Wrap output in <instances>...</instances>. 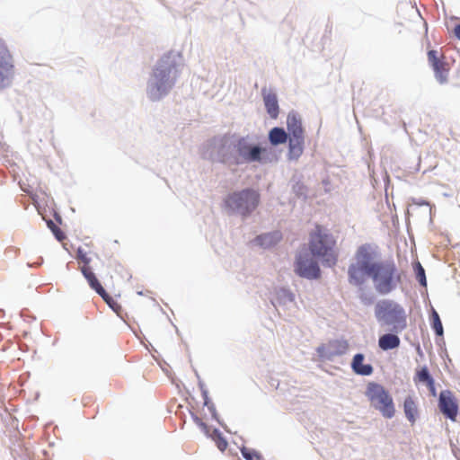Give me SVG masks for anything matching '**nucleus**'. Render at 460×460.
Instances as JSON below:
<instances>
[{
	"label": "nucleus",
	"mask_w": 460,
	"mask_h": 460,
	"mask_svg": "<svg viewBox=\"0 0 460 460\" xmlns=\"http://www.w3.org/2000/svg\"><path fill=\"white\" fill-rule=\"evenodd\" d=\"M349 282L361 287L369 279L376 291L381 295L391 293L402 281L399 270L393 261L378 260V252L371 244L359 246L355 261L348 269Z\"/></svg>",
	"instance_id": "f257e3e1"
},
{
	"label": "nucleus",
	"mask_w": 460,
	"mask_h": 460,
	"mask_svg": "<svg viewBox=\"0 0 460 460\" xmlns=\"http://www.w3.org/2000/svg\"><path fill=\"white\" fill-rule=\"evenodd\" d=\"M334 237L321 225H315L309 234V250L314 256L322 258L329 266L337 261Z\"/></svg>",
	"instance_id": "f03ea898"
},
{
	"label": "nucleus",
	"mask_w": 460,
	"mask_h": 460,
	"mask_svg": "<svg viewBox=\"0 0 460 460\" xmlns=\"http://www.w3.org/2000/svg\"><path fill=\"white\" fill-rule=\"evenodd\" d=\"M375 314L378 321L392 326L394 332H401L407 326V315L403 307L393 300L379 301L376 305Z\"/></svg>",
	"instance_id": "7ed1b4c3"
},
{
	"label": "nucleus",
	"mask_w": 460,
	"mask_h": 460,
	"mask_svg": "<svg viewBox=\"0 0 460 460\" xmlns=\"http://www.w3.org/2000/svg\"><path fill=\"white\" fill-rule=\"evenodd\" d=\"M365 394L371 406L377 410L383 417L392 419L395 415L393 397L382 385L369 382L367 385Z\"/></svg>",
	"instance_id": "20e7f679"
},
{
	"label": "nucleus",
	"mask_w": 460,
	"mask_h": 460,
	"mask_svg": "<svg viewBox=\"0 0 460 460\" xmlns=\"http://www.w3.org/2000/svg\"><path fill=\"white\" fill-rule=\"evenodd\" d=\"M260 195L257 191L246 189L234 192L225 200L226 208L243 216L250 215L259 205Z\"/></svg>",
	"instance_id": "39448f33"
},
{
	"label": "nucleus",
	"mask_w": 460,
	"mask_h": 460,
	"mask_svg": "<svg viewBox=\"0 0 460 460\" xmlns=\"http://www.w3.org/2000/svg\"><path fill=\"white\" fill-rule=\"evenodd\" d=\"M14 75V61L7 45L0 40V88L8 86Z\"/></svg>",
	"instance_id": "423d86ee"
},
{
	"label": "nucleus",
	"mask_w": 460,
	"mask_h": 460,
	"mask_svg": "<svg viewBox=\"0 0 460 460\" xmlns=\"http://www.w3.org/2000/svg\"><path fill=\"white\" fill-rule=\"evenodd\" d=\"M172 70H175L173 65H164L159 63L154 71V76L156 79L155 85L152 89L151 94L153 99H158L164 94L168 88L172 84V80H169V76Z\"/></svg>",
	"instance_id": "0eeeda50"
},
{
	"label": "nucleus",
	"mask_w": 460,
	"mask_h": 460,
	"mask_svg": "<svg viewBox=\"0 0 460 460\" xmlns=\"http://www.w3.org/2000/svg\"><path fill=\"white\" fill-rule=\"evenodd\" d=\"M295 272L303 278L309 279L320 277V268L316 261H314L306 252H300L295 262Z\"/></svg>",
	"instance_id": "6e6552de"
},
{
	"label": "nucleus",
	"mask_w": 460,
	"mask_h": 460,
	"mask_svg": "<svg viewBox=\"0 0 460 460\" xmlns=\"http://www.w3.org/2000/svg\"><path fill=\"white\" fill-rule=\"evenodd\" d=\"M427 55L429 64L434 71L437 81L441 84H447L448 82L450 66L445 61L444 56L435 49L429 50Z\"/></svg>",
	"instance_id": "1a4fd4ad"
},
{
	"label": "nucleus",
	"mask_w": 460,
	"mask_h": 460,
	"mask_svg": "<svg viewBox=\"0 0 460 460\" xmlns=\"http://www.w3.org/2000/svg\"><path fill=\"white\" fill-rule=\"evenodd\" d=\"M235 148L241 161L244 163L261 162V154L266 151L265 148L252 146L244 138L237 142Z\"/></svg>",
	"instance_id": "9d476101"
},
{
	"label": "nucleus",
	"mask_w": 460,
	"mask_h": 460,
	"mask_svg": "<svg viewBox=\"0 0 460 460\" xmlns=\"http://www.w3.org/2000/svg\"><path fill=\"white\" fill-rule=\"evenodd\" d=\"M438 408L447 419L456 421L458 414L457 400L449 390H444L440 393L438 398Z\"/></svg>",
	"instance_id": "9b49d317"
},
{
	"label": "nucleus",
	"mask_w": 460,
	"mask_h": 460,
	"mask_svg": "<svg viewBox=\"0 0 460 460\" xmlns=\"http://www.w3.org/2000/svg\"><path fill=\"white\" fill-rule=\"evenodd\" d=\"M364 359L363 354H356L351 361V368L357 375L370 376L374 370L373 367L370 364H364Z\"/></svg>",
	"instance_id": "f8f14e48"
},
{
	"label": "nucleus",
	"mask_w": 460,
	"mask_h": 460,
	"mask_svg": "<svg viewBox=\"0 0 460 460\" xmlns=\"http://www.w3.org/2000/svg\"><path fill=\"white\" fill-rule=\"evenodd\" d=\"M287 126L290 137L304 136V128L299 116L289 113L287 118Z\"/></svg>",
	"instance_id": "ddd939ff"
},
{
	"label": "nucleus",
	"mask_w": 460,
	"mask_h": 460,
	"mask_svg": "<svg viewBox=\"0 0 460 460\" xmlns=\"http://www.w3.org/2000/svg\"><path fill=\"white\" fill-rule=\"evenodd\" d=\"M403 411L406 419L414 424L419 414L418 404L413 396L409 395L404 399L403 402Z\"/></svg>",
	"instance_id": "4468645a"
},
{
	"label": "nucleus",
	"mask_w": 460,
	"mask_h": 460,
	"mask_svg": "<svg viewBox=\"0 0 460 460\" xmlns=\"http://www.w3.org/2000/svg\"><path fill=\"white\" fill-rule=\"evenodd\" d=\"M81 271L84 275V277L87 279L90 287L96 291L98 294L104 293V288L99 282L98 279L96 278L95 274L93 272L90 266L87 265H82L81 266Z\"/></svg>",
	"instance_id": "2eb2a0df"
},
{
	"label": "nucleus",
	"mask_w": 460,
	"mask_h": 460,
	"mask_svg": "<svg viewBox=\"0 0 460 460\" xmlns=\"http://www.w3.org/2000/svg\"><path fill=\"white\" fill-rule=\"evenodd\" d=\"M264 104L268 114L272 119H276L279 115V103L277 95L273 93H268L263 95Z\"/></svg>",
	"instance_id": "dca6fc26"
},
{
	"label": "nucleus",
	"mask_w": 460,
	"mask_h": 460,
	"mask_svg": "<svg viewBox=\"0 0 460 460\" xmlns=\"http://www.w3.org/2000/svg\"><path fill=\"white\" fill-rule=\"evenodd\" d=\"M378 345L383 350L393 349L399 347L400 339L395 334H384L379 338Z\"/></svg>",
	"instance_id": "f3484780"
},
{
	"label": "nucleus",
	"mask_w": 460,
	"mask_h": 460,
	"mask_svg": "<svg viewBox=\"0 0 460 460\" xmlns=\"http://www.w3.org/2000/svg\"><path fill=\"white\" fill-rule=\"evenodd\" d=\"M305 136L289 137V154L293 157H299L304 150Z\"/></svg>",
	"instance_id": "a211bd4d"
},
{
	"label": "nucleus",
	"mask_w": 460,
	"mask_h": 460,
	"mask_svg": "<svg viewBox=\"0 0 460 460\" xmlns=\"http://www.w3.org/2000/svg\"><path fill=\"white\" fill-rule=\"evenodd\" d=\"M269 139L274 146L284 144L287 142L288 135L281 128H273L269 133Z\"/></svg>",
	"instance_id": "6ab92c4d"
},
{
	"label": "nucleus",
	"mask_w": 460,
	"mask_h": 460,
	"mask_svg": "<svg viewBox=\"0 0 460 460\" xmlns=\"http://www.w3.org/2000/svg\"><path fill=\"white\" fill-rule=\"evenodd\" d=\"M279 239H280V234L279 233H275V234H264L261 236H258L256 241L261 246L269 247V246L274 244Z\"/></svg>",
	"instance_id": "aec40b11"
},
{
	"label": "nucleus",
	"mask_w": 460,
	"mask_h": 460,
	"mask_svg": "<svg viewBox=\"0 0 460 460\" xmlns=\"http://www.w3.org/2000/svg\"><path fill=\"white\" fill-rule=\"evenodd\" d=\"M211 438L214 440L220 451L224 452L226 449L228 443L219 430L215 429L211 434Z\"/></svg>",
	"instance_id": "412c9836"
},
{
	"label": "nucleus",
	"mask_w": 460,
	"mask_h": 460,
	"mask_svg": "<svg viewBox=\"0 0 460 460\" xmlns=\"http://www.w3.org/2000/svg\"><path fill=\"white\" fill-rule=\"evenodd\" d=\"M432 380L433 378L426 367H423L421 369L418 370L416 373V376L414 377L415 383L420 382L425 383L426 385H428L429 383L431 384Z\"/></svg>",
	"instance_id": "4be33fe9"
},
{
	"label": "nucleus",
	"mask_w": 460,
	"mask_h": 460,
	"mask_svg": "<svg viewBox=\"0 0 460 460\" xmlns=\"http://www.w3.org/2000/svg\"><path fill=\"white\" fill-rule=\"evenodd\" d=\"M431 318H432V328L435 331L436 334L438 336L443 335L442 323L440 321L438 314L435 310L432 311Z\"/></svg>",
	"instance_id": "5701e85b"
},
{
	"label": "nucleus",
	"mask_w": 460,
	"mask_h": 460,
	"mask_svg": "<svg viewBox=\"0 0 460 460\" xmlns=\"http://www.w3.org/2000/svg\"><path fill=\"white\" fill-rule=\"evenodd\" d=\"M103 300L112 308L114 311H118L120 309L119 305L106 292L104 289V293L99 294Z\"/></svg>",
	"instance_id": "b1692460"
},
{
	"label": "nucleus",
	"mask_w": 460,
	"mask_h": 460,
	"mask_svg": "<svg viewBox=\"0 0 460 460\" xmlns=\"http://www.w3.org/2000/svg\"><path fill=\"white\" fill-rule=\"evenodd\" d=\"M241 452H242L243 456L246 460H260L261 459V457L257 452L250 450L246 447L242 448Z\"/></svg>",
	"instance_id": "393cba45"
},
{
	"label": "nucleus",
	"mask_w": 460,
	"mask_h": 460,
	"mask_svg": "<svg viewBox=\"0 0 460 460\" xmlns=\"http://www.w3.org/2000/svg\"><path fill=\"white\" fill-rule=\"evenodd\" d=\"M416 278L422 286L427 285L425 270L420 263L417 265Z\"/></svg>",
	"instance_id": "a878e982"
},
{
	"label": "nucleus",
	"mask_w": 460,
	"mask_h": 460,
	"mask_svg": "<svg viewBox=\"0 0 460 460\" xmlns=\"http://www.w3.org/2000/svg\"><path fill=\"white\" fill-rule=\"evenodd\" d=\"M332 345L336 349L339 354L344 353L349 348V344L345 341H336Z\"/></svg>",
	"instance_id": "bb28decb"
},
{
	"label": "nucleus",
	"mask_w": 460,
	"mask_h": 460,
	"mask_svg": "<svg viewBox=\"0 0 460 460\" xmlns=\"http://www.w3.org/2000/svg\"><path fill=\"white\" fill-rule=\"evenodd\" d=\"M76 259L78 260L79 263H83V265H87V266H89L90 261H91L90 258L80 248L77 250Z\"/></svg>",
	"instance_id": "cd10ccee"
},
{
	"label": "nucleus",
	"mask_w": 460,
	"mask_h": 460,
	"mask_svg": "<svg viewBox=\"0 0 460 460\" xmlns=\"http://www.w3.org/2000/svg\"><path fill=\"white\" fill-rule=\"evenodd\" d=\"M426 385H427L428 389L429 390L430 394L432 396H436L437 395V389H436V386H435L434 379L431 381V385H430V383H429Z\"/></svg>",
	"instance_id": "c85d7f7f"
},
{
	"label": "nucleus",
	"mask_w": 460,
	"mask_h": 460,
	"mask_svg": "<svg viewBox=\"0 0 460 460\" xmlns=\"http://www.w3.org/2000/svg\"><path fill=\"white\" fill-rule=\"evenodd\" d=\"M454 34L458 40H460V23L455 27Z\"/></svg>",
	"instance_id": "c756f323"
},
{
	"label": "nucleus",
	"mask_w": 460,
	"mask_h": 460,
	"mask_svg": "<svg viewBox=\"0 0 460 460\" xmlns=\"http://www.w3.org/2000/svg\"><path fill=\"white\" fill-rule=\"evenodd\" d=\"M201 426L205 429H207V426L205 425V423H201Z\"/></svg>",
	"instance_id": "7c9ffc66"
}]
</instances>
